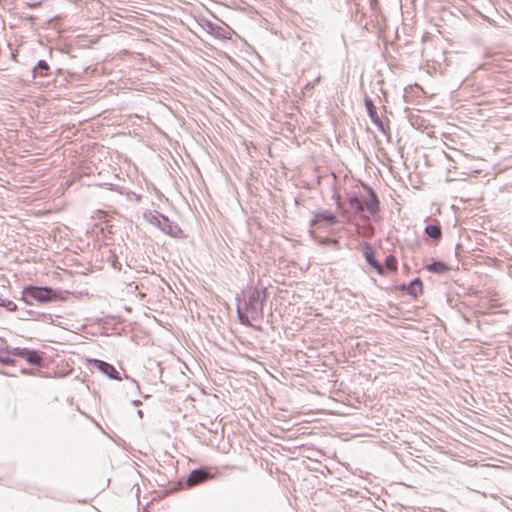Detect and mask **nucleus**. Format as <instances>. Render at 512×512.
I'll list each match as a JSON object with an SVG mask.
<instances>
[{
    "label": "nucleus",
    "instance_id": "obj_1",
    "mask_svg": "<svg viewBox=\"0 0 512 512\" xmlns=\"http://www.w3.org/2000/svg\"><path fill=\"white\" fill-rule=\"evenodd\" d=\"M268 297L266 288L249 287L237 297V316L241 324L251 326L252 321L263 317L264 302Z\"/></svg>",
    "mask_w": 512,
    "mask_h": 512
},
{
    "label": "nucleus",
    "instance_id": "obj_2",
    "mask_svg": "<svg viewBox=\"0 0 512 512\" xmlns=\"http://www.w3.org/2000/svg\"><path fill=\"white\" fill-rule=\"evenodd\" d=\"M56 297V292L50 287L28 286L23 289L21 300L27 305H33L34 301L48 303Z\"/></svg>",
    "mask_w": 512,
    "mask_h": 512
},
{
    "label": "nucleus",
    "instance_id": "obj_3",
    "mask_svg": "<svg viewBox=\"0 0 512 512\" xmlns=\"http://www.w3.org/2000/svg\"><path fill=\"white\" fill-rule=\"evenodd\" d=\"M144 218L149 224L159 228L167 235L177 236L181 233V229L177 225L173 224L168 217L159 212L154 211L144 213Z\"/></svg>",
    "mask_w": 512,
    "mask_h": 512
},
{
    "label": "nucleus",
    "instance_id": "obj_4",
    "mask_svg": "<svg viewBox=\"0 0 512 512\" xmlns=\"http://www.w3.org/2000/svg\"><path fill=\"white\" fill-rule=\"evenodd\" d=\"M1 352L8 355L25 359L30 365L41 366L43 362V353L38 350L14 347V348H2Z\"/></svg>",
    "mask_w": 512,
    "mask_h": 512
},
{
    "label": "nucleus",
    "instance_id": "obj_5",
    "mask_svg": "<svg viewBox=\"0 0 512 512\" xmlns=\"http://www.w3.org/2000/svg\"><path fill=\"white\" fill-rule=\"evenodd\" d=\"M214 477V474L210 471L209 468L200 467L192 470L188 477L186 484L188 487H193L199 484H202Z\"/></svg>",
    "mask_w": 512,
    "mask_h": 512
},
{
    "label": "nucleus",
    "instance_id": "obj_6",
    "mask_svg": "<svg viewBox=\"0 0 512 512\" xmlns=\"http://www.w3.org/2000/svg\"><path fill=\"white\" fill-rule=\"evenodd\" d=\"M364 104H365V107H366V110H367V113L369 115V118L371 120V122L384 134V135H388L389 134V128L386 127L383 123V121L381 120V118L379 117L377 111H376V107L373 103V100L366 96L365 99H364Z\"/></svg>",
    "mask_w": 512,
    "mask_h": 512
},
{
    "label": "nucleus",
    "instance_id": "obj_7",
    "mask_svg": "<svg viewBox=\"0 0 512 512\" xmlns=\"http://www.w3.org/2000/svg\"><path fill=\"white\" fill-rule=\"evenodd\" d=\"M91 366L99 370L102 374L106 375L108 378L112 380H122L120 373L116 370V368L108 362L99 359H91Z\"/></svg>",
    "mask_w": 512,
    "mask_h": 512
},
{
    "label": "nucleus",
    "instance_id": "obj_8",
    "mask_svg": "<svg viewBox=\"0 0 512 512\" xmlns=\"http://www.w3.org/2000/svg\"><path fill=\"white\" fill-rule=\"evenodd\" d=\"M363 252L367 263L373 267L378 274L383 275L384 267L379 261L376 260L372 247L369 244H365Z\"/></svg>",
    "mask_w": 512,
    "mask_h": 512
},
{
    "label": "nucleus",
    "instance_id": "obj_9",
    "mask_svg": "<svg viewBox=\"0 0 512 512\" xmlns=\"http://www.w3.org/2000/svg\"><path fill=\"white\" fill-rule=\"evenodd\" d=\"M368 192H369V199L368 201L364 202V205H365V209L371 214V215H375L380 207V203H379V199H378V196L376 195V193L374 192L373 189H371L370 187L367 188Z\"/></svg>",
    "mask_w": 512,
    "mask_h": 512
},
{
    "label": "nucleus",
    "instance_id": "obj_10",
    "mask_svg": "<svg viewBox=\"0 0 512 512\" xmlns=\"http://www.w3.org/2000/svg\"><path fill=\"white\" fill-rule=\"evenodd\" d=\"M320 221H325L330 225H334L338 222L337 217L334 214L328 212H320L314 216L310 224L311 226H315Z\"/></svg>",
    "mask_w": 512,
    "mask_h": 512
},
{
    "label": "nucleus",
    "instance_id": "obj_11",
    "mask_svg": "<svg viewBox=\"0 0 512 512\" xmlns=\"http://www.w3.org/2000/svg\"><path fill=\"white\" fill-rule=\"evenodd\" d=\"M403 290L406 291L407 294L417 297L422 293V282L419 278L412 280L408 285L403 286Z\"/></svg>",
    "mask_w": 512,
    "mask_h": 512
},
{
    "label": "nucleus",
    "instance_id": "obj_12",
    "mask_svg": "<svg viewBox=\"0 0 512 512\" xmlns=\"http://www.w3.org/2000/svg\"><path fill=\"white\" fill-rule=\"evenodd\" d=\"M206 30L209 34H211L212 36L218 38V39H226L227 38V35H226V30L217 25V24H214L212 22H207L206 23Z\"/></svg>",
    "mask_w": 512,
    "mask_h": 512
},
{
    "label": "nucleus",
    "instance_id": "obj_13",
    "mask_svg": "<svg viewBox=\"0 0 512 512\" xmlns=\"http://www.w3.org/2000/svg\"><path fill=\"white\" fill-rule=\"evenodd\" d=\"M50 67L45 60H39L33 68L34 77H46L49 74Z\"/></svg>",
    "mask_w": 512,
    "mask_h": 512
},
{
    "label": "nucleus",
    "instance_id": "obj_14",
    "mask_svg": "<svg viewBox=\"0 0 512 512\" xmlns=\"http://www.w3.org/2000/svg\"><path fill=\"white\" fill-rule=\"evenodd\" d=\"M425 234L433 240H439L442 237V230L438 224H429L425 227Z\"/></svg>",
    "mask_w": 512,
    "mask_h": 512
},
{
    "label": "nucleus",
    "instance_id": "obj_15",
    "mask_svg": "<svg viewBox=\"0 0 512 512\" xmlns=\"http://www.w3.org/2000/svg\"><path fill=\"white\" fill-rule=\"evenodd\" d=\"M348 203L350 207L358 213H361L365 210L364 202L357 195L350 196L348 198Z\"/></svg>",
    "mask_w": 512,
    "mask_h": 512
},
{
    "label": "nucleus",
    "instance_id": "obj_16",
    "mask_svg": "<svg viewBox=\"0 0 512 512\" xmlns=\"http://www.w3.org/2000/svg\"><path fill=\"white\" fill-rule=\"evenodd\" d=\"M427 269L429 272L436 273V274H442L448 271V266L441 261H434L431 264L427 266Z\"/></svg>",
    "mask_w": 512,
    "mask_h": 512
},
{
    "label": "nucleus",
    "instance_id": "obj_17",
    "mask_svg": "<svg viewBox=\"0 0 512 512\" xmlns=\"http://www.w3.org/2000/svg\"><path fill=\"white\" fill-rule=\"evenodd\" d=\"M385 266L390 271H393V272L397 271V260H396L395 256L388 255L385 259Z\"/></svg>",
    "mask_w": 512,
    "mask_h": 512
},
{
    "label": "nucleus",
    "instance_id": "obj_18",
    "mask_svg": "<svg viewBox=\"0 0 512 512\" xmlns=\"http://www.w3.org/2000/svg\"><path fill=\"white\" fill-rule=\"evenodd\" d=\"M0 306L6 308L10 312H14L17 310V305L13 301L8 299H4V301H1Z\"/></svg>",
    "mask_w": 512,
    "mask_h": 512
},
{
    "label": "nucleus",
    "instance_id": "obj_19",
    "mask_svg": "<svg viewBox=\"0 0 512 512\" xmlns=\"http://www.w3.org/2000/svg\"><path fill=\"white\" fill-rule=\"evenodd\" d=\"M0 363L7 366L15 365L16 361L11 357H2L0 356Z\"/></svg>",
    "mask_w": 512,
    "mask_h": 512
},
{
    "label": "nucleus",
    "instance_id": "obj_20",
    "mask_svg": "<svg viewBox=\"0 0 512 512\" xmlns=\"http://www.w3.org/2000/svg\"><path fill=\"white\" fill-rule=\"evenodd\" d=\"M125 379H127V380H129L131 382L132 386L134 387V389L136 391L140 390L139 384H138V382L135 379L129 377L128 375H125Z\"/></svg>",
    "mask_w": 512,
    "mask_h": 512
},
{
    "label": "nucleus",
    "instance_id": "obj_21",
    "mask_svg": "<svg viewBox=\"0 0 512 512\" xmlns=\"http://www.w3.org/2000/svg\"><path fill=\"white\" fill-rule=\"evenodd\" d=\"M320 79H321V77H320V76L316 77V78H315V80H314L313 82L306 84L305 88H306V89H312V88H314V86L320 82Z\"/></svg>",
    "mask_w": 512,
    "mask_h": 512
},
{
    "label": "nucleus",
    "instance_id": "obj_22",
    "mask_svg": "<svg viewBox=\"0 0 512 512\" xmlns=\"http://www.w3.org/2000/svg\"><path fill=\"white\" fill-rule=\"evenodd\" d=\"M24 5L28 8H35L40 5V2H26Z\"/></svg>",
    "mask_w": 512,
    "mask_h": 512
},
{
    "label": "nucleus",
    "instance_id": "obj_23",
    "mask_svg": "<svg viewBox=\"0 0 512 512\" xmlns=\"http://www.w3.org/2000/svg\"><path fill=\"white\" fill-rule=\"evenodd\" d=\"M21 373H22L23 375H33L32 370H30V369H26V368H23V369L21 370Z\"/></svg>",
    "mask_w": 512,
    "mask_h": 512
},
{
    "label": "nucleus",
    "instance_id": "obj_24",
    "mask_svg": "<svg viewBox=\"0 0 512 512\" xmlns=\"http://www.w3.org/2000/svg\"><path fill=\"white\" fill-rule=\"evenodd\" d=\"M132 404H133L134 406H139V405L141 404V401H140V400H133V401H132Z\"/></svg>",
    "mask_w": 512,
    "mask_h": 512
},
{
    "label": "nucleus",
    "instance_id": "obj_25",
    "mask_svg": "<svg viewBox=\"0 0 512 512\" xmlns=\"http://www.w3.org/2000/svg\"><path fill=\"white\" fill-rule=\"evenodd\" d=\"M137 414H138V416H139V417H142V415H143L142 410H138V411H137Z\"/></svg>",
    "mask_w": 512,
    "mask_h": 512
},
{
    "label": "nucleus",
    "instance_id": "obj_26",
    "mask_svg": "<svg viewBox=\"0 0 512 512\" xmlns=\"http://www.w3.org/2000/svg\"><path fill=\"white\" fill-rule=\"evenodd\" d=\"M27 19L30 21H33V20H35V17L31 15V16L27 17Z\"/></svg>",
    "mask_w": 512,
    "mask_h": 512
}]
</instances>
